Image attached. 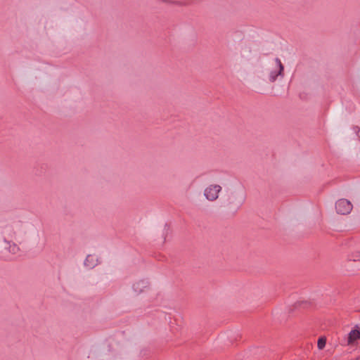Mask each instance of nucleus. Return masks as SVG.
<instances>
[{
  "label": "nucleus",
  "mask_w": 360,
  "mask_h": 360,
  "mask_svg": "<svg viewBox=\"0 0 360 360\" xmlns=\"http://www.w3.org/2000/svg\"><path fill=\"white\" fill-rule=\"evenodd\" d=\"M353 205L351 202L347 199L342 198L335 203V210L338 214H347L352 210Z\"/></svg>",
  "instance_id": "f257e3e1"
},
{
  "label": "nucleus",
  "mask_w": 360,
  "mask_h": 360,
  "mask_svg": "<svg viewBox=\"0 0 360 360\" xmlns=\"http://www.w3.org/2000/svg\"><path fill=\"white\" fill-rule=\"evenodd\" d=\"M221 188L219 185H211L205 190L204 195L209 200H215Z\"/></svg>",
  "instance_id": "f03ea898"
},
{
  "label": "nucleus",
  "mask_w": 360,
  "mask_h": 360,
  "mask_svg": "<svg viewBox=\"0 0 360 360\" xmlns=\"http://www.w3.org/2000/svg\"><path fill=\"white\" fill-rule=\"evenodd\" d=\"M360 338V324H357L354 326V329H352L349 335L347 342L348 344H352L356 340Z\"/></svg>",
  "instance_id": "7ed1b4c3"
},
{
  "label": "nucleus",
  "mask_w": 360,
  "mask_h": 360,
  "mask_svg": "<svg viewBox=\"0 0 360 360\" xmlns=\"http://www.w3.org/2000/svg\"><path fill=\"white\" fill-rule=\"evenodd\" d=\"M313 303L308 300H299L295 302L293 307L295 309H306L312 306Z\"/></svg>",
  "instance_id": "20e7f679"
},
{
  "label": "nucleus",
  "mask_w": 360,
  "mask_h": 360,
  "mask_svg": "<svg viewBox=\"0 0 360 360\" xmlns=\"http://www.w3.org/2000/svg\"><path fill=\"white\" fill-rule=\"evenodd\" d=\"M348 259L360 263V248H354L348 255Z\"/></svg>",
  "instance_id": "39448f33"
},
{
  "label": "nucleus",
  "mask_w": 360,
  "mask_h": 360,
  "mask_svg": "<svg viewBox=\"0 0 360 360\" xmlns=\"http://www.w3.org/2000/svg\"><path fill=\"white\" fill-rule=\"evenodd\" d=\"M276 63H277V65L278 67V71L277 73L271 72L270 75V79L271 82H274L277 77L278 75H280L282 74V72L283 71V65L281 63V61L278 58H276Z\"/></svg>",
  "instance_id": "423d86ee"
},
{
  "label": "nucleus",
  "mask_w": 360,
  "mask_h": 360,
  "mask_svg": "<svg viewBox=\"0 0 360 360\" xmlns=\"http://www.w3.org/2000/svg\"><path fill=\"white\" fill-rule=\"evenodd\" d=\"M84 264L89 268H93L96 264V260L92 255H88L85 259Z\"/></svg>",
  "instance_id": "0eeeda50"
},
{
  "label": "nucleus",
  "mask_w": 360,
  "mask_h": 360,
  "mask_svg": "<svg viewBox=\"0 0 360 360\" xmlns=\"http://www.w3.org/2000/svg\"><path fill=\"white\" fill-rule=\"evenodd\" d=\"M326 344V338L321 337L319 338L317 342V347L319 349H323Z\"/></svg>",
  "instance_id": "6e6552de"
},
{
  "label": "nucleus",
  "mask_w": 360,
  "mask_h": 360,
  "mask_svg": "<svg viewBox=\"0 0 360 360\" xmlns=\"http://www.w3.org/2000/svg\"><path fill=\"white\" fill-rule=\"evenodd\" d=\"M358 136L360 138V129L358 131Z\"/></svg>",
  "instance_id": "1a4fd4ad"
}]
</instances>
